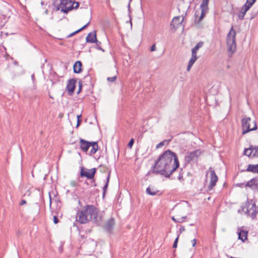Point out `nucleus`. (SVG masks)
<instances>
[{"label": "nucleus", "mask_w": 258, "mask_h": 258, "mask_svg": "<svg viewBox=\"0 0 258 258\" xmlns=\"http://www.w3.org/2000/svg\"><path fill=\"white\" fill-rule=\"evenodd\" d=\"M92 142H89L85 141L84 139H80V145L81 150L85 152H87L89 149V148L91 146Z\"/></svg>", "instance_id": "obj_11"}, {"label": "nucleus", "mask_w": 258, "mask_h": 258, "mask_svg": "<svg viewBox=\"0 0 258 258\" xmlns=\"http://www.w3.org/2000/svg\"><path fill=\"white\" fill-rule=\"evenodd\" d=\"M243 211L252 220H257L258 208L252 200L247 201L242 208Z\"/></svg>", "instance_id": "obj_4"}, {"label": "nucleus", "mask_w": 258, "mask_h": 258, "mask_svg": "<svg viewBox=\"0 0 258 258\" xmlns=\"http://www.w3.org/2000/svg\"><path fill=\"white\" fill-rule=\"evenodd\" d=\"M92 182H93L94 183V186H95L96 185V184L95 183V180L94 179L92 181Z\"/></svg>", "instance_id": "obj_46"}, {"label": "nucleus", "mask_w": 258, "mask_h": 258, "mask_svg": "<svg viewBox=\"0 0 258 258\" xmlns=\"http://www.w3.org/2000/svg\"><path fill=\"white\" fill-rule=\"evenodd\" d=\"M156 47L155 44H153V45L151 46V47L150 51H155V50H156Z\"/></svg>", "instance_id": "obj_38"}, {"label": "nucleus", "mask_w": 258, "mask_h": 258, "mask_svg": "<svg viewBox=\"0 0 258 258\" xmlns=\"http://www.w3.org/2000/svg\"><path fill=\"white\" fill-rule=\"evenodd\" d=\"M81 90V86L80 87V88H79V91Z\"/></svg>", "instance_id": "obj_51"}, {"label": "nucleus", "mask_w": 258, "mask_h": 258, "mask_svg": "<svg viewBox=\"0 0 258 258\" xmlns=\"http://www.w3.org/2000/svg\"><path fill=\"white\" fill-rule=\"evenodd\" d=\"M116 79V76H114V77H108L107 78V80L109 82H113L114 81H115Z\"/></svg>", "instance_id": "obj_35"}, {"label": "nucleus", "mask_w": 258, "mask_h": 258, "mask_svg": "<svg viewBox=\"0 0 258 258\" xmlns=\"http://www.w3.org/2000/svg\"><path fill=\"white\" fill-rule=\"evenodd\" d=\"M246 186L250 187L252 188H258V179H252L247 182Z\"/></svg>", "instance_id": "obj_18"}, {"label": "nucleus", "mask_w": 258, "mask_h": 258, "mask_svg": "<svg viewBox=\"0 0 258 258\" xmlns=\"http://www.w3.org/2000/svg\"><path fill=\"white\" fill-rule=\"evenodd\" d=\"M204 43L202 41L198 42L196 45L192 49L191 53L197 54V53L199 49L202 47Z\"/></svg>", "instance_id": "obj_23"}, {"label": "nucleus", "mask_w": 258, "mask_h": 258, "mask_svg": "<svg viewBox=\"0 0 258 258\" xmlns=\"http://www.w3.org/2000/svg\"><path fill=\"white\" fill-rule=\"evenodd\" d=\"M197 54L192 53L191 57L190 58V59L188 62V66L187 67V71L188 72H189L191 68L192 67V66H193V64H194L195 61L197 60Z\"/></svg>", "instance_id": "obj_17"}, {"label": "nucleus", "mask_w": 258, "mask_h": 258, "mask_svg": "<svg viewBox=\"0 0 258 258\" xmlns=\"http://www.w3.org/2000/svg\"><path fill=\"white\" fill-rule=\"evenodd\" d=\"M76 81L75 80L72 79L69 81V82H68V83L67 84V88L68 89L69 93L70 95L73 94L74 91V90L76 87Z\"/></svg>", "instance_id": "obj_12"}, {"label": "nucleus", "mask_w": 258, "mask_h": 258, "mask_svg": "<svg viewBox=\"0 0 258 258\" xmlns=\"http://www.w3.org/2000/svg\"><path fill=\"white\" fill-rule=\"evenodd\" d=\"M5 18L3 16H0V28L5 25Z\"/></svg>", "instance_id": "obj_29"}, {"label": "nucleus", "mask_w": 258, "mask_h": 258, "mask_svg": "<svg viewBox=\"0 0 258 258\" xmlns=\"http://www.w3.org/2000/svg\"><path fill=\"white\" fill-rule=\"evenodd\" d=\"M201 152L199 150H197L190 152H187L185 156V160L187 162L196 160L201 155Z\"/></svg>", "instance_id": "obj_9"}, {"label": "nucleus", "mask_w": 258, "mask_h": 258, "mask_svg": "<svg viewBox=\"0 0 258 258\" xmlns=\"http://www.w3.org/2000/svg\"><path fill=\"white\" fill-rule=\"evenodd\" d=\"M209 0H203L200 6L201 12L197 10L195 12V16L196 17L195 23L199 24L201 21L204 18L205 15L208 11V3Z\"/></svg>", "instance_id": "obj_6"}, {"label": "nucleus", "mask_w": 258, "mask_h": 258, "mask_svg": "<svg viewBox=\"0 0 258 258\" xmlns=\"http://www.w3.org/2000/svg\"><path fill=\"white\" fill-rule=\"evenodd\" d=\"M53 222L55 224H57L58 222V220L57 219V217L56 216H53Z\"/></svg>", "instance_id": "obj_37"}, {"label": "nucleus", "mask_w": 258, "mask_h": 258, "mask_svg": "<svg viewBox=\"0 0 258 258\" xmlns=\"http://www.w3.org/2000/svg\"><path fill=\"white\" fill-rule=\"evenodd\" d=\"M158 192V190L152 186H149L146 189V192L151 196L156 195Z\"/></svg>", "instance_id": "obj_20"}, {"label": "nucleus", "mask_w": 258, "mask_h": 258, "mask_svg": "<svg viewBox=\"0 0 258 258\" xmlns=\"http://www.w3.org/2000/svg\"><path fill=\"white\" fill-rule=\"evenodd\" d=\"M86 40L87 42H90V43L96 42L97 43L98 42V41L96 38V33L95 32L94 34H93L92 33H89L86 38Z\"/></svg>", "instance_id": "obj_15"}, {"label": "nucleus", "mask_w": 258, "mask_h": 258, "mask_svg": "<svg viewBox=\"0 0 258 258\" xmlns=\"http://www.w3.org/2000/svg\"><path fill=\"white\" fill-rule=\"evenodd\" d=\"M247 171H250L254 173H258V164L256 165H248Z\"/></svg>", "instance_id": "obj_21"}, {"label": "nucleus", "mask_w": 258, "mask_h": 258, "mask_svg": "<svg viewBox=\"0 0 258 258\" xmlns=\"http://www.w3.org/2000/svg\"><path fill=\"white\" fill-rule=\"evenodd\" d=\"M81 116V115H77V119H80V117Z\"/></svg>", "instance_id": "obj_47"}, {"label": "nucleus", "mask_w": 258, "mask_h": 258, "mask_svg": "<svg viewBox=\"0 0 258 258\" xmlns=\"http://www.w3.org/2000/svg\"><path fill=\"white\" fill-rule=\"evenodd\" d=\"M91 150L90 151V154H95L98 149V146L97 142H92L91 143Z\"/></svg>", "instance_id": "obj_22"}, {"label": "nucleus", "mask_w": 258, "mask_h": 258, "mask_svg": "<svg viewBox=\"0 0 258 258\" xmlns=\"http://www.w3.org/2000/svg\"><path fill=\"white\" fill-rule=\"evenodd\" d=\"M235 37L236 32L233 29V27H232L226 37L227 50L230 57L232 56L236 49Z\"/></svg>", "instance_id": "obj_3"}, {"label": "nucleus", "mask_w": 258, "mask_h": 258, "mask_svg": "<svg viewBox=\"0 0 258 258\" xmlns=\"http://www.w3.org/2000/svg\"><path fill=\"white\" fill-rule=\"evenodd\" d=\"M163 145H164L163 142H160V143H159V144L157 145L156 148H160V147H161V146H163Z\"/></svg>", "instance_id": "obj_40"}, {"label": "nucleus", "mask_w": 258, "mask_h": 258, "mask_svg": "<svg viewBox=\"0 0 258 258\" xmlns=\"http://www.w3.org/2000/svg\"><path fill=\"white\" fill-rule=\"evenodd\" d=\"M183 19V18H181L180 16L175 17L172 20L171 26L176 29L182 24Z\"/></svg>", "instance_id": "obj_10"}, {"label": "nucleus", "mask_w": 258, "mask_h": 258, "mask_svg": "<svg viewBox=\"0 0 258 258\" xmlns=\"http://www.w3.org/2000/svg\"><path fill=\"white\" fill-rule=\"evenodd\" d=\"M70 184L73 187H76L78 186V182L75 180L71 181L70 182Z\"/></svg>", "instance_id": "obj_32"}, {"label": "nucleus", "mask_w": 258, "mask_h": 258, "mask_svg": "<svg viewBox=\"0 0 258 258\" xmlns=\"http://www.w3.org/2000/svg\"><path fill=\"white\" fill-rule=\"evenodd\" d=\"M180 178H181V176H180V175H179V176H178V178H179V179H180Z\"/></svg>", "instance_id": "obj_49"}, {"label": "nucleus", "mask_w": 258, "mask_h": 258, "mask_svg": "<svg viewBox=\"0 0 258 258\" xmlns=\"http://www.w3.org/2000/svg\"><path fill=\"white\" fill-rule=\"evenodd\" d=\"M109 178H110V174H109L107 176V177L106 178V183L105 184V185H104L103 187V196H104L105 194V192L106 191V190H107V188L108 187V183H109Z\"/></svg>", "instance_id": "obj_25"}, {"label": "nucleus", "mask_w": 258, "mask_h": 258, "mask_svg": "<svg viewBox=\"0 0 258 258\" xmlns=\"http://www.w3.org/2000/svg\"><path fill=\"white\" fill-rule=\"evenodd\" d=\"M76 219L81 224H86L89 221L98 223L101 220V217L99 215L98 210L95 207L87 205L77 212Z\"/></svg>", "instance_id": "obj_2"}, {"label": "nucleus", "mask_w": 258, "mask_h": 258, "mask_svg": "<svg viewBox=\"0 0 258 258\" xmlns=\"http://www.w3.org/2000/svg\"><path fill=\"white\" fill-rule=\"evenodd\" d=\"M250 151H251V147H250V148L248 149H245L244 151V155H247L249 157H250V156L252 157V154H249L250 153Z\"/></svg>", "instance_id": "obj_31"}, {"label": "nucleus", "mask_w": 258, "mask_h": 258, "mask_svg": "<svg viewBox=\"0 0 258 258\" xmlns=\"http://www.w3.org/2000/svg\"><path fill=\"white\" fill-rule=\"evenodd\" d=\"M81 122V120L80 119H78V120H77V126H78L80 124V123Z\"/></svg>", "instance_id": "obj_44"}, {"label": "nucleus", "mask_w": 258, "mask_h": 258, "mask_svg": "<svg viewBox=\"0 0 258 258\" xmlns=\"http://www.w3.org/2000/svg\"><path fill=\"white\" fill-rule=\"evenodd\" d=\"M247 231L238 228L237 231L238 239L244 242L247 239Z\"/></svg>", "instance_id": "obj_14"}, {"label": "nucleus", "mask_w": 258, "mask_h": 258, "mask_svg": "<svg viewBox=\"0 0 258 258\" xmlns=\"http://www.w3.org/2000/svg\"><path fill=\"white\" fill-rule=\"evenodd\" d=\"M75 73H80L82 71V63L80 61H77L73 66Z\"/></svg>", "instance_id": "obj_19"}, {"label": "nucleus", "mask_w": 258, "mask_h": 258, "mask_svg": "<svg viewBox=\"0 0 258 258\" xmlns=\"http://www.w3.org/2000/svg\"><path fill=\"white\" fill-rule=\"evenodd\" d=\"M196 243H197V240L195 238L191 240V243H192L193 247H194L196 245Z\"/></svg>", "instance_id": "obj_39"}, {"label": "nucleus", "mask_w": 258, "mask_h": 258, "mask_svg": "<svg viewBox=\"0 0 258 258\" xmlns=\"http://www.w3.org/2000/svg\"><path fill=\"white\" fill-rule=\"evenodd\" d=\"M242 134L244 135L250 131H255L257 129V125L255 120H252L250 117L243 118L241 120Z\"/></svg>", "instance_id": "obj_5"}, {"label": "nucleus", "mask_w": 258, "mask_h": 258, "mask_svg": "<svg viewBox=\"0 0 258 258\" xmlns=\"http://www.w3.org/2000/svg\"><path fill=\"white\" fill-rule=\"evenodd\" d=\"M178 237H179V235L176 237V238L175 239V241L174 242V243L173 244V248H176L177 247V242H178Z\"/></svg>", "instance_id": "obj_36"}, {"label": "nucleus", "mask_w": 258, "mask_h": 258, "mask_svg": "<svg viewBox=\"0 0 258 258\" xmlns=\"http://www.w3.org/2000/svg\"><path fill=\"white\" fill-rule=\"evenodd\" d=\"M134 143V140L132 139L127 144V147L130 148H132Z\"/></svg>", "instance_id": "obj_33"}, {"label": "nucleus", "mask_w": 258, "mask_h": 258, "mask_svg": "<svg viewBox=\"0 0 258 258\" xmlns=\"http://www.w3.org/2000/svg\"><path fill=\"white\" fill-rule=\"evenodd\" d=\"M179 165L175 153L167 150L161 155L155 162L154 172L169 177L179 167Z\"/></svg>", "instance_id": "obj_1"}, {"label": "nucleus", "mask_w": 258, "mask_h": 258, "mask_svg": "<svg viewBox=\"0 0 258 258\" xmlns=\"http://www.w3.org/2000/svg\"><path fill=\"white\" fill-rule=\"evenodd\" d=\"M185 231V228L184 226H181L179 229L180 233H182V232Z\"/></svg>", "instance_id": "obj_41"}, {"label": "nucleus", "mask_w": 258, "mask_h": 258, "mask_svg": "<svg viewBox=\"0 0 258 258\" xmlns=\"http://www.w3.org/2000/svg\"><path fill=\"white\" fill-rule=\"evenodd\" d=\"M79 6V3H74V4L72 5L71 7L72 8V9L73 8L74 9H77Z\"/></svg>", "instance_id": "obj_34"}, {"label": "nucleus", "mask_w": 258, "mask_h": 258, "mask_svg": "<svg viewBox=\"0 0 258 258\" xmlns=\"http://www.w3.org/2000/svg\"><path fill=\"white\" fill-rule=\"evenodd\" d=\"M115 224V221L113 218H110L109 219L105 224V228L108 231H110L113 228Z\"/></svg>", "instance_id": "obj_16"}, {"label": "nucleus", "mask_w": 258, "mask_h": 258, "mask_svg": "<svg viewBox=\"0 0 258 258\" xmlns=\"http://www.w3.org/2000/svg\"><path fill=\"white\" fill-rule=\"evenodd\" d=\"M249 154H252V157H258V146H251V151Z\"/></svg>", "instance_id": "obj_24"}, {"label": "nucleus", "mask_w": 258, "mask_h": 258, "mask_svg": "<svg viewBox=\"0 0 258 258\" xmlns=\"http://www.w3.org/2000/svg\"><path fill=\"white\" fill-rule=\"evenodd\" d=\"M51 199H50V205H51Z\"/></svg>", "instance_id": "obj_48"}, {"label": "nucleus", "mask_w": 258, "mask_h": 258, "mask_svg": "<svg viewBox=\"0 0 258 258\" xmlns=\"http://www.w3.org/2000/svg\"><path fill=\"white\" fill-rule=\"evenodd\" d=\"M176 217H177V223H182L185 220V219L186 218V216L179 217L178 215H176Z\"/></svg>", "instance_id": "obj_27"}, {"label": "nucleus", "mask_w": 258, "mask_h": 258, "mask_svg": "<svg viewBox=\"0 0 258 258\" xmlns=\"http://www.w3.org/2000/svg\"><path fill=\"white\" fill-rule=\"evenodd\" d=\"M96 172V169L93 168L90 169L81 168L80 175L81 177H86L89 179H93Z\"/></svg>", "instance_id": "obj_7"}, {"label": "nucleus", "mask_w": 258, "mask_h": 258, "mask_svg": "<svg viewBox=\"0 0 258 258\" xmlns=\"http://www.w3.org/2000/svg\"><path fill=\"white\" fill-rule=\"evenodd\" d=\"M176 219H177V217H176V216H175V217L173 216V217H172V220L173 221H174L175 222H177V221H176V220H176Z\"/></svg>", "instance_id": "obj_43"}, {"label": "nucleus", "mask_w": 258, "mask_h": 258, "mask_svg": "<svg viewBox=\"0 0 258 258\" xmlns=\"http://www.w3.org/2000/svg\"><path fill=\"white\" fill-rule=\"evenodd\" d=\"M26 203V201L25 200H22V201L21 202V203H20V205H24Z\"/></svg>", "instance_id": "obj_42"}, {"label": "nucleus", "mask_w": 258, "mask_h": 258, "mask_svg": "<svg viewBox=\"0 0 258 258\" xmlns=\"http://www.w3.org/2000/svg\"><path fill=\"white\" fill-rule=\"evenodd\" d=\"M31 78L33 80H34L35 79V77H34V74H32L31 75Z\"/></svg>", "instance_id": "obj_45"}, {"label": "nucleus", "mask_w": 258, "mask_h": 258, "mask_svg": "<svg viewBox=\"0 0 258 258\" xmlns=\"http://www.w3.org/2000/svg\"><path fill=\"white\" fill-rule=\"evenodd\" d=\"M210 174V182L208 186L209 189L211 190L216 185L218 178L216 173L213 169L210 167L208 171L207 174Z\"/></svg>", "instance_id": "obj_8"}, {"label": "nucleus", "mask_w": 258, "mask_h": 258, "mask_svg": "<svg viewBox=\"0 0 258 258\" xmlns=\"http://www.w3.org/2000/svg\"><path fill=\"white\" fill-rule=\"evenodd\" d=\"M89 23H90V22H89L87 24H86L85 25H84L81 28H80L79 30L76 31L75 32L70 34V35H69L68 37H72L73 35H74L75 34H76L78 33V32L81 31L82 30H84V29L87 28V27L89 25Z\"/></svg>", "instance_id": "obj_26"}, {"label": "nucleus", "mask_w": 258, "mask_h": 258, "mask_svg": "<svg viewBox=\"0 0 258 258\" xmlns=\"http://www.w3.org/2000/svg\"><path fill=\"white\" fill-rule=\"evenodd\" d=\"M194 225L193 224H190V226H192V225Z\"/></svg>", "instance_id": "obj_50"}, {"label": "nucleus", "mask_w": 258, "mask_h": 258, "mask_svg": "<svg viewBox=\"0 0 258 258\" xmlns=\"http://www.w3.org/2000/svg\"><path fill=\"white\" fill-rule=\"evenodd\" d=\"M256 0H246V3H245V5L249 6L250 8H251L252 5L254 4V3L255 2Z\"/></svg>", "instance_id": "obj_28"}, {"label": "nucleus", "mask_w": 258, "mask_h": 258, "mask_svg": "<svg viewBox=\"0 0 258 258\" xmlns=\"http://www.w3.org/2000/svg\"><path fill=\"white\" fill-rule=\"evenodd\" d=\"M71 10H72V8L71 6H69L68 7H65L64 8H61V11L64 13H67L69 11Z\"/></svg>", "instance_id": "obj_30"}, {"label": "nucleus", "mask_w": 258, "mask_h": 258, "mask_svg": "<svg viewBox=\"0 0 258 258\" xmlns=\"http://www.w3.org/2000/svg\"><path fill=\"white\" fill-rule=\"evenodd\" d=\"M250 7L246 5H244L241 8L238 14V17L240 20H243L244 18L246 13L250 9Z\"/></svg>", "instance_id": "obj_13"}]
</instances>
